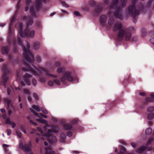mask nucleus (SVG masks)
<instances>
[{
    "label": "nucleus",
    "mask_w": 154,
    "mask_h": 154,
    "mask_svg": "<svg viewBox=\"0 0 154 154\" xmlns=\"http://www.w3.org/2000/svg\"><path fill=\"white\" fill-rule=\"evenodd\" d=\"M52 146H49L48 148H45V154H54L55 152L54 151H51Z\"/></svg>",
    "instance_id": "obj_16"
},
{
    "label": "nucleus",
    "mask_w": 154,
    "mask_h": 154,
    "mask_svg": "<svg viewBox=\"0 0 154 154\" xmlns=\"http://www.w3.org/2000/svg\"><path fill=\"white\" fill-rule=\"evenodd\" d=\"M23 92L26 94L28 95H30V93L29 90L26 88H24L23 90Z\"/></svg>",
    "instance_id": "obj_34"
},
{
    "label": "nucleus",
    "mask_w": 154,
    "mask_h": 154,
    "mask_svg": "<svg viewBox=\"0 0 154 154\" xmlns=\"http://www.w3.org/2000/svg\"><path fill=\"white\" fill-rule=\"evenodd\" d=\"M32 148V145L31 142L30 141L28 143H25L24 145V147L23 149L26 152H30V154H33L31 152Z\"/></svg>",
    "instance_id": "obj_13"
},
{
    "label": "nucleus",
    "mask_w": 154,
    "mask_h": 154,
    "mask_svg": "<svg viewBox=\"0 0 154 154\" xmlns=\"http://www.w3.org/2000/svg\"><path fill=\"white\" fill-rule=\"evenodd\" d=\"M104 5L102 3H99L94 8V14L95 15H98L103 10Z\"/></svg>",
    "instance_id": "obj_9"
},
{
    "label": "nucleus",
    "mask_w": 154,
    "mask_h": 154,
    "mask_svg": "<svg viewBox=\"0 0 154 154\" xmlns=\"http://www.w3.org/2000/svg\"><path fill=\"white\" fill-rule=\"evenodd\" d=\"M50 0H36L35 4V9L33 7L30 8V12L33 17H36L35 11H38L42 8V2L46 4L49 2Z\"/></svg>",
    "instance_id": "obj_6"
},
{
    "label": "nucleus",
    "mask_w": 154,
    "mask_h": 154,
    "mask_svg": "<svg viewBox=\"0 0 154 154\" xmlns=\"http://www.w3.org/2000/svg\"><path fill=\"white\" fill-rule=\"evenodd\" d=\"M4 101L5 103H7V109H8V115L9 116H10L11 115L12 113V111L11 110L8 109L10 106H12V108H13L14 110H15L14 108L13 107L12 105L11 104V100L10 99H9L8 98H5L4 99Z\"/></svg>",
    "instance_id": "obj_12"
},
{
    "label": "nucleus",
    "mask_w": 154,
    "mask_h": 154,
    "mask_svg": "<svg viewBox=\"0 0 154 154\" xmlns=\"http://www.w3.org/2000/svg\"><path fill=\"white\" fill-rule=\"evenodd\" d=\"M32 76L28 73H26L24 75V81H22L21 82V84L23 86L25 85V84L28 85H30L31 83L29 78H31Z\"/></svg>",
    "instance_id": "obj_10"
},
{
    "label": "nucleus",
    "mask_w": 154,
    "mask_h": 154,
    "mask_svg": "<svg viewBox=\"0 0 154 154\" xmlns=\"http://www.w3.org/2000/svg\"><path fill=\"white\" fill-rule=\"evenodd\" d=\"M36 25L38 27H40L41 26V23L40 22H37L36 23Z\"/></svg>",
    "instance_id": "obj_54"
},
{
    "label": "nucleus",
    "mask_w": 154,
    "mask_h": 154,
    "mask_svg": "<svg viewBox=\"0 0 154 154\" xmlns=\"http://www.w3.org/2000/svg\"><path fill=\"white\" fill-rule=\"evenodd\" d=\"M7 82V81L6 80L5 81H4V82L3 83V86L4 87L6 88V83Z\"/></svg>",
    "instance_id": "obj_61"
},
{
    "label": "nucleus",
    "mask_w": 154,
    "mask_h": 154,
    "mask_svg": "<svg viewBox=\"0 0 154 154\" xmlns=\"http://www.w3.org/2000/svg\"><path fill=\"white\" fill-rule=\"evenodd\" d=\"M137 1V0H132V4L131 5H133L134 6H135L136 3Z\"/></svg>",
    "instance_id": "obj_55"
},
{
    "label": "nucleus",
    "mask_w": 154,
    "mask_h": 154,
    "mask_svg": "<svg viewBox=\"0 0 154 154\" xmlns=\"http://www.w3.org/2000/svg\"><path fill=\"white\" fill-rule=\"evenodd\" d=\"M152 131V129L151 128H148L146 129L145 131V133L147 135H150Z\"/></svg>",
    "instance_id": "obj_23"
},
{
    "label": "nucleus",
    "mask_w": 154,
    "mask_h": 154,
    "mask_svg": "<svg viewBox=\"0 0 154 154\" xmlns=\"http://www.w3.org/2000/svg\"><path fill=\"white\" fill-rule=\"evenodd\" d=\"M146 149H147V150L149 151H150L152 150V148L151 147H148L142 146L136 150V152L141 153Z\"/></svg>",
    "instance_id": "obj_14"
},
{
    "label": "nucleus",
    "mask_w": 154,
    "mask_h": 154,
    "mask_svg": "<svg viewBox=\"0 0 154 154\" xmlns=\"http://www.w3.org/2000/svg\"><path fill=\"white\" fill-rule=\"evenodd\" d=\"M29 122L32 123V124L34 125L35 126H37V124L36 123L34 122L32 120H29Z\"/></svg>",
    "instance_id": "obj_56"
},
{
    "label": "nucleus",
    "mask_w": 154,
    "mask_h": 154,
    "mask_svg": "<svg viewBox=\"0 0 154 154\" xmlns=\"http://www.w3.org/2000/svg\"><path fill=\"white\" fill-rule=\"evenodd\" d=\"M150 42L152 44L154 43V37L150 39Z\"/></svg>",
    "instance_id": "obj_63"
},
{
    "label": "nucleus",
    "mask_w": 154,
    "mask_h": 154,
    "mask_svg": "<svg viewBox=\"0 0 154 154\" xmlns=\"http://www.w3.org/2000/svg\"><path fill=\"white\" fill-rule=\"evenodd\" d=\"M74 13L75 15L77 16H79L80 15L79 13L76 11H75Z\"/></svg>",
    "instance_id": "obj_59"
},
{
    "label": "nucleus",
    "mask_w": 154,
    "mask_h": 154,
    "mask_svg": "<svg viewBox=\"0 0 154 154\" xmlns=\"http://www.w3.org/2000/svg\"><path fill=\"white\" fill-rule=\"evenodd\" d=\"M139 95L142 96H144L146 95V94L145 92H140L139 93Z\"/></svg>",
    "instance_id": "obj_58"
},
{
    "label": "nucleus",
    "mask_w": 154,
    "mask_h": 154,
    "mask_svg": "<svg viewBox=\"0 0 154 154\" xmlns=\"http://www.w3.org/2000/svg\"><path fill=\"white\" fill-rule=\"evenodd\" d=\"M8 73H9L4 72L2 77L4 81H5L6 80L7 81L8 78V77L7 76V74H8Z\"/></svg>",
    "instance_id": "obj_27"
},
{
    "label": "nucleus",
    "mask_w": 154,
    "mask_h": 154,
    "mask_svg": "<svg viewBox=\"0 0 154 154\" xmlns=\"http://www.w3.org/2000/svg\"><path fill=\"white\" fill-rule=\"evenodd\" d=\"M33 94V97L36 100H38V95L36 93H34Z\"/></svg>",
    "instance_id": "obj_47"
},
{
    "label": "nucleus",
    "mask_w": 154,
    "mask_h": 154,
    "mask_svg": "<svg viewBox=\"0 0 154 154\" xmlns=\"http://www.w3.org/2000/svg\"><path fill=\"white\" fill-rule=\"evenodd\" d=\"M6 122L7 124L10 125L12 124V123L9 118H7L6 119Z\"/></svg>",
    "instance_id": "obj_40"
},
{
    "label": "nucleus",
    "mask_w": 154,
    "mask_h": 154,
    "mask_svg": "<svg viewBox=\"0 0 154 154\" xmlns=\"http://www.w3.org/2000/svg\"><path fill=\"white\" fill-rule=\"evenodd\" d=\"M20 1L21 0H19L17 2V9L15 13V14L12 18L10 23L8 30V34L9 37H11V35H12L13 33V31L11 29V26L13 25V24L14 23L15 20L16 16L17 15V13L18 12V9H19L20 7Z\"/></svg>",
    "instance_id": "obj_7"
},
{
    "label": "nucleus",
    "mask_w": 154,
    "mask_h": 154,
    "mask_svg": "<svg viewBox=\"0 0 154 154\" xmlns=\"http://www.w3.org/2000/svg\"><path fill=\"white\" fill-rule=\"evenodd\" d=\"M51 138L48 139L49 142L52 144L54 143H55L57 141V139L56 137L52 135L51 136Z\"/></svg>",
    "instance_id": "obj_19"
},
{
    "label": "nucleus",
    "mask_w": 154,
    "mask_h": 154,
    "mask_svg": "<svg viewBox=\"0 0 154 154\" xmlns=\"http://www.w3.org/2000/svg\"><path fill=\"white\" fill-rule=\"evenodd\" d=\"M16 133L17 136L19 137L20 138H21V137L22 136V134L20 131H17L16 132Z\"/></svg>",
    "instance_id": "obj_43"
},
{
    "label": "nucleus",
    "mask_w": 154,
    "mask_h": 154,
    "mask_svg": "<svg viewBox=\"0 0 154 154\" xmlns=\"http://www.w3.org/2000/svg\"><path fill=\"white\" fill-rule=\"evenodd\" d=\"M37 129L41 133H42L43 132V131L42 130V129H41V128H40V127H38L37 128Z\"/></svg>",
    "instance_id": "obj_64"
},
{
    "label": "nucleus",
    "mask_w": 154,
    "mask_h": 154,
    "mask_svg": "<svg viewBox=\"0 0 154 154\" xmlns=\"http://www.w3.org/2000/svg\"><path fill=\"white\" fill-rule=\"evenodd\" d=\"M8 59L9 60L11 61L13 64H14V63H16L17 62V60L14 62L13 60L12 59V56L11 54H10L8 55Z\"/></svg>",
    "instance_id": "obj_32"
},
{
    "label": "nucleus",
    "mask_w": 154,
    "mask_h": 154,
    "mask_svg": "<svg viewBox=\"0 0 154 154\" xmlns=\"http://www.w3.org/2000/svg\"><path fill=\"white\" fill-rule=\"evenodd\" d=\"M25 3L26 5H29L30 4L32 3V0H26Z\"/></svg>",
    "instance_id": "obj_36"
},
{
    "label": "nucleus",
    "mask_w": 154,
    "mask_h": 154,
    "mask_svg": "<svg viewBox=\"0 0 154 154\" xmlns=\"http://www.w3.org/2000/svg\"><path fill=\"white\" fill-rule=\"evenodd\" d=\"M63 69L61 68V67H59L57 69V72H58L59 73H61L63 72Z\"/></svg>",
    "instance_id": "obj_45"
},
{
    "label": "nucleus",
    "mask_w": 154,
    "mask_h": 154,
    "mask_svg": "<svg viewBox=\"0 0 154 154\" xmlns=\"http://www.w3.org/2000/svg\"><path fill=\"white\" fill-rule=\"evenodd\" d=\"M23 20H26V29L23 31V25L22 23H18L16 25V26H18L19 29V33L21 37L23 38L24 37H29L30 38H33L35 35V31L32 30L29 33V29H28V26L32 25L33 23V18L31 16H29L27 17L26 16H24L23 18Z\"/></svg>",
    "instance_id": "obj_3"
},
{
    "label": "nucleus",
    "mask_w": 154,
    "mask_h": 154,
    "mask_svg": "<svg viewBox=\"0 0 154 154\" xmlns=\"http://www.w3.org/2000/svg\"><path fill=\"white\" fill-rule=\"evenodd\" d=\"M60 137H61V138L63 139H65L66 138V135L64 133H61L60 134Z\"/></svg>",
    "instance_id": "obj_39"
},
{
    "label": "nucleus",
    "mask_w": 154,
    "mask_h": 154,
    "mask_svg": "<svg viewBox=\"0 0 154 154\" xmlns=\"http://www.w3.org/2000/svg\"><path fill=\"white\" fill-rule=\"evenodd\" d=\"M39 116L40 115V116L44 117V118H47V116L46 115L42 114V113H39Z\"/></svg>",
    "instance_id": "obj_53"
},
{
    "label": "nucleus",
    "mask_w": 154,
    "mask_h": 154,
    "mask_svg": "<svg viewBox=\"0 0 154 154\" xmlns=\"http://www.w3.org/2000/svg\"><path fill=\"white\" fill-rule=\"evenodd\" d=\"M48 85L51 86H52L54 85V82L52 81H49L48 82Z\"/></svg>",
    "instance_id": "obj_42"
},
{
    "label": "nucleus",
    "mask_w": 154,
    "mask_h": 154,
    "mask_svg": "<svg viewBox=\"0 0 154 154\" xmlns=\"http://www.w3.org/2000/svg\"><path fill=\"white\" fill-rule=\"evenodd\" d=\"M41 110L44 114H47L48 113V111L43 107L41 108Z\"/></svg>",
    "instance_id": "obj_35"
},
{
    "label": "nucleus",
    "mask_w": 154,
    "mask_h": 154,
    "mask_svg": "<svg viewBox=\"0 0 154 154\" xmlns=\"http://www.w3.org/2000/svg\"><path fill=\"white\" fill-rule=\"evenodd\" d=\"M32 83L34 86H35L37 85V82L35 79H33L32 80Z\"/></svg>",
    "instance_id": "obj_38"
},
{
    "label": "nucleus",
    "mask_w": 154,
    "mask_h": 154,
    "mask_svg": "<svg viewBox=\"0 0 154 154\" xmlns=\"http://www.w3.org/2000/svg\"><path fill=\"white\" fill-rule=\"evenodd\" d=\"M7 135L9 136L11 134V130L10 129H7Z\"/></svg>",
    "instance_id": "obj_49"
},
{
    "label": "nucleus",
    "mask_w": 154,
    "mask_h": 154,
    "mask_svg": "<svg viewBox=\"0 0 154 154\" xmlns=\"http://www.w3.org/2000/svg\"><path fill=\"white\" fill-rule=\"evenodd\" d=\"M36 61L38 62H40L41 61V58L39 56H37L36 57Z\"/></svg>",
    "instance_id": "obj_44"
},
{
    "label": "nucleus",
    "mask_w": 154,
    "mask_h": 154,
    "mask_svg": "<svg viewBox=\"0 0 154 154\" xmlns=\"http://www.w3.org/2000/svg\"><path fill=\"white\" fill-rule=\"evenodd\" d=\"M147 110L148 112H152L154 110V107L153 106H150L147 109Z\"/></svg>",
    "instance_id": "obj_31"
},
{
    "label": "nucleus",
    "mask_w": 154,
    "mask_h": 154,
    "mask_svg": "<svg viewBox=\"0 0 154 154\" xmlns=\"http://www.w3.org/2000/svg\"><path fill=\"white\" fill-rule=\"evenodd\" d=\"M146 34V32L144 31L142 32V35L143 37H144Z\"/></svg>",
    "instance_id": "obj_62"
},
{
    "label": "nucleus",
    "mask_w": 154,
    "mask_h": 154,
    "mask_svg": "<svg viewBox=\"0 0 154 154\" xmlns=\"http://www.w3.org/2000/svg\"><path fill=\"white\" fill-rule=\"evenodd\" d=\"M40 47V43L38 42H35L34 44L33 47L35 50H38Z\"/></svg>",
    "instance_id": "obj_21"
},
{
    "label": "nucleus",
    "mask_w": 154,
    "mask_h": 154,
    "mask_svg": "<svg viewBox=\"0 0 154 154\" xmlns=\"http://www.w3.org/2000/svg\"><path fill=\"white\" fill-rule=\"evenodd\" d=\"M13 90V88L12 87L10 86L8 87L7 88V93L8 95H10L12 90Z\"/></svg>",
    "instance_id": "obj_33"
},
{
    "label": "nucleus",
    "mask_w": 154,
    "mask_h": 154,
    "mask_svg": "<svg viewBox=\"0 0 154 154\" xmlns=\"http://www.w3.org/2000/svg\"><path fill=\"white\" fill-rule=\"evenodd\" d=\"M153 0H149V1H148L147 3V5L148 6H149L151 4L152 1Z\"/></svg>",
    "instance_id": "obj_52"
},
{
    "label": "nucleus",
    "mask_w": 154,
    "mask_h": 154,
    "mask_svg": "<svg viewBox=\"0 0 154 154\" xmlns=\"http://www.w3.org/2000/svg\"><path fill=\"white\" fill-rule=\"evenodd\" d=\"M66 80L69 82H71L73 80L71 73L69 71L64 72L61 78V81L64 84L66 83Z\"/></svg>",
    "instance_id": "obj_8"
},
{
    "label": "nucleus",
    "mask_w": 154,
    "mask_h": 154,
    "mask_svg": "<svg viewBox=\"0 0 154 154\" xmlns=\"http://www.w3.org/2000/svg\"><path fill=\"white\" fill-rule=\"evenodd\" d=\"M29 5H26V6L25 7V11H26L28 10L29 8Z\"/></svg>",
    "instance_id": "obj_57"
},
{
    "label": "nucleus",
    "mask_w": 154,
    "mask_h": 154,
    "mask_svg": "<svg viewBox=\"0 0 154 154\" xmlns=\"http://www.w3.org/2000/svg\"><path fill=\"white\" fill-rule=\"evenodd\" d=\"M45 74L46 75L51 76L53 78H57V76L56 75L52 74L49 73V72L45 70Z\"/></svg>",
    "instance_id": "obj_26"
},
{
    "label": "nucleus",
    "mask_w": 154,
    "mask_h": 154,
    "mask_svg": "<svg viewBox=\"0 0 154 154\" xmlns=\"http://www.w3.org/2000/svg\"><path fill=\"white\" fill-rule=\"evenodd\" d=\"M54 83H56L57 85H60V82L59 80L57 79H54Z\"/></svg>",
    "instance_id": "obj_46"
},
{
    "label": "nucleus",
    "mask_w": 154,
    "mask_h": 154,
    "mask_svg": "<svg viewBox=\"0 0 154 154\" xmlns=\"http://www.w3.org/2000/svg\"><path fill=\"white\" fill-rule=\"evenodd\" d=\"M66 134L67 136L71 137L72 135V133L71 131H68L66 133Z\"/></svg>",
    "instance_id": "obj_41"
},
{
    "label": "nucleus",
    "mask_w": 154,
    "mask_h": 154,
    "mask_svg": "<svg viewBox=\"0 0 154 154\" xmlns=\"http://www.w3.org/2000/svg\"><path fill=\"white\" fill-rule=\"evenodd\" d=\"M9 51V49L8 46H3L2 48V53L3 55L8 54Z\"/></svg>",
    "instance_id": "obj_17"
},
{
    "label": "nucleus",
    "mask_w": 154,
    "mask_h": 154,
    "mask_svg": "<svg viewBox=\"0 0 154 154\" xmlns=\"http://www.w3.org/2000/svg\"><path fill=\"white\" fill-rule=\"evenodd\" d=\"M132 40L134 42H136L137 40V38L136 36H134L132 37Z\"/></svg>",
    "instance_id": "obj_60"
},
{
    "label": "nucleus",
    "mask_w": 154,
    "mask_h": 154,
    "mask_svg": "<svg viewBox=\"0 0 154 154\" xmlns=\"http://www.w3.org/2000/svg\"><path fill=\"white\" fill-rule=\"evenodd\" d=\"M20 129L22 132H23L25 134L26 133V130L22 126H21L20 127Z\"/></svg>",
    "instance_id": "obj_50"
},
{
    "label": "nucleus",
    "mask_w": 154,
    "mask_h": 154,
    "mask_svg": "<svg viewBox=\"0 0 154 154\" xmlns=\"http://www.w3.org/2000/svg\"><path fill=\"white\" fill-rule=\"evenodd\" d=\"M40 118L38 119H36V120L40 123H41L44 124H47L48 122L46 120H45L42 118L39 117Z\"/></svg>",
    "instance_id": "obj_20"
},
{
    "label": "nucleus",
    "mask_w": 154,
    "mask_h": 154,
    "mask_svg": "<svg viewBox=\"0 0 154 154\" xmlns=\"http://www.w3.org/2000/svg\"><path fill=\"white\" fill-rule=\"evenodd\" d=\"M122 25L121 23H115L112 28L114 31L119 30L117 35V40L119 41H122L124 38L126 41H129L131 38V32L126 29H122Z\"/></svg>",
    "instance_id": "obj_4"
},
{
    "label": "nucleus",
    "mask_w": 154,
    "mask_h": 154,
    "mask_svg": "<svg viewBox=\"0 0 154 154\" xmlns=\"http://www.w3.org/2000/svg\"><path fill=\"white\" fill-rule=\"evenodd\" d=\"M107 20L106 16L104 15H101L100 17V20L101 25L103 26H106V22Z\"/></svg>",
    "instance_id": "obj_15"
},
{
    "label": "nucleus",
    "mask_w": 154,
    "mask_h": 154,
    "mask_svg": "<svg viewBox=\"0 0 154 154\" xmlns=\"http://www.w3.org/2000/svg\"><path fill=\"white\" fill-rule=\"evenodd\" d=\"M19 147L21 148L22 149H23L24 147V145H23L22 143H20L19 145Z\"/></svg>",
    "instance_id": "obj_51"
},
{
    "label": "nucleus",
    "mask_w": 154,
    "mask_h": 154,
    "mask_svg": "<svg viewBox=\"0 0 154 154\" xmlns=\"http://www.w3.org/2000/svg\"><path fill=\"white\" fill-rule=\"evenodd\" d=\"M151 97H146L145 99V101L143 102V104L140 106L141 108L143 107L144 105L146 104L148 102H153L154 101V94H151L150 95Z\"/></svg>",
    "instance_id": "obj_11"
},
{
    "label": "nucleus",
    "mask_w": 154,
    "mask_h": 154,
    "mask_svg": "<svg viewBox=\"0 0 154 154\" xmlns=\"http://www.w3.org/2000/svg\"><path fill=\"white\" fill-rule=\"evenodd\" d=\"M17 40L19 45L21 46L23 51V54L24 60L23 61V63L26 67L23 68L22 70L24 71H30L34 75H37V72L34 69H37V68L33 65V62L35 59L33 55L29 50V48H30L29 43L27 41H26L27 46V48H26L23 45L20 37L18 38Z\"/></svg>",
    "instance_id": "obj_1"
},
{
    "label": "nucleus",
    "mask_w": 154,
    "mask_h": 154,
    "mask_svg": "<svg viewBox=\"0 0 154 154\" xmlns=\"http://www.w3.org/2000/svg\"><path fill=\"white\" fill-rule=\"evenodd\" d=\"M154 117V114L153 112H150L149 113L147 116V118L149 120L152 119Z\"/></svg>",
    "instance_id": "obj_24"
},
{
    "label": "nucleus",
    "mask_w": 154,
    "mask_h": 154,
    "mask_svg": "<svg viewBox=\"0 0 154 154\" xmlns=\"http://www.w3.org/2000/svg\"><path fill=\"white\" fill-rule=\"evenodd\" d=\"M89 4L92 7H95L96 5V2L93 0H91L89 2Z\"/></svg>",
    "instance_id": "obj_25"
},
{
    "label": "nucleus",
    "mask_w": 154,
    "mask_h": 154,
    "mask_svg": "<svg viewBox=\"0 0 154 154\" xmlns=\"http://www.w3.org/2000/svg\"><path fill=\"white\" fill-rule=\"evenodd\" d=\"M63 129L65 130H69L72 128V125L70 123H67L63 125Z\"/></svg>",
    "instance_id": "obj_18"
},
{
    "label": "nucleus",
    "mask_w": 154,
    "mask_h": 154,
    "mask_svg": "<svg viewBox=\"0 0 154 154\" xmlns=\"http://www.w3.org/2000/svg\"><path fill=\"white\" fill-rule=\"evenodd\" d=\"M32 107L37 112H40L41 111L40 108L37 105H34L32 106Z\"/></svg>",
    "instance_id": "obj_29"
},
{
    "label": "nucleus",
    "mask_w": 154,
    "mask_h": 154,
    "mask_svg": "<svg viewBox=\"0 0 154 154\" xmlns=\"http://www.w3.org/2000/svg\"><path fill=\"white\" fill-rule=\"evenodd\" d=\"M30 109L31 111L35 115V116L38 117H40V116H39V113H37L36 112L34 109H32V108H30Z\"/></svg>",
    "instance_id": "obj_30"
},
{
    "label": "nucleus",
    "mask_w": 154,
    "mask_h": 154,
    "mask_svg": "<svg viewBox=\"0 0 154 154\" xmlns=\"http://www.w3.org/2000/svg\"><path fill=\"white\" fill-rule=\"evenodd\" d=\"M112 0V2L110 5V8L114 9L116 10L115 12L110 11L107 13V15L109 17V19L108 21L109 27H111L112 25L114 22V17H116L120 20L122 19V17L120 12L122 8L125 6L127 2V0H119L120 5L118 6L119 0ZM104 3L105 4L108 5L109 4L108 0H104Z\"/></svg>",
    "instance_id": "obj_2"
},
{
    "label": "nucleus",
    "mask_w": 154,
    "mask_h": 154,
    "mask_svg": "<svg viewBox=\"0 0 154 154\" xmlns=\"http://www.w3.org/2000/svg\"><path fill=\"white\" fill-rule=\"evenodd\" d=\"M120 151V153H119L118 154H124L126 152L125 148L123 147H122L121 148Z\"/></svg>",
    "instance_id": "obj_28"
},
{
    "label": "nucleus",
    "mask_w": 154,
    "mask_h": 154,
    "mask_svg": "<svg viewBox=\"0 0 154 154\" xmlns=\"http://www.w3.org/2000/svg\"><path fill=\"white\" fill-rule=\"evenodd\" d=\"M45 135L46 137H49L48 139H49L50 138H51V136L52 135H51V134H50V133H49L48 132L46 133L45 134Z\"/></svg>",
    "instance_id": "obj_48"
},
{
    "label": "nucleus",
    "mask_w": 154,
    "mask_h": 154,
    "mask_svg": "<svg viewBox=\"0 0 154 154\" xmlns=\"http://www.w3.org/2000/svg\"><path fill=\"white\" fill-rule=\"evenodd\" d=\"M143 9L144 6L142 3L140 4L138 9H136V6L130 5L126 10V14L128 16L134 17L138 15L140 11L143 10Z\"/></svg>",
    "instance_id": "obj_5"
},
{
    "label": "nucleus",
    "mask_w": 154,
    "mask_h": 154,
    "mask_svg": "<svg viewBox=\"0 0 154 154\" xmlns=\"http://www.w3.org/2000/svg\"><path fill=\"white\" fill-rule=\"evenodd\" d=\"M61 4L63 6L66 8H68L69 7L68 5L65 2L63 1L61 2Z\"/></svg>",
    "instance_id": "obj_37"
},
{
    "label": "nucleus",
    "mask_w": 154,
    "mask_h": 154,
    "mask_svg": "<svg viewBox=\"0 0 154 154\" xmlns=\"http://www.w3.org/2000/svg\"><path fill=\"white\" fill-rule=\"evenodd\" d=\"M2 69L4 72L9 73L10 72V70L8 68L6 64H4L3 65Z\"/></svg>",
    "instance_id": "obj_22"
}]
</instances>
